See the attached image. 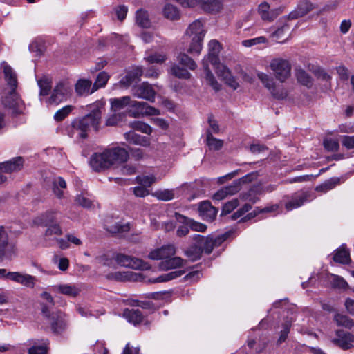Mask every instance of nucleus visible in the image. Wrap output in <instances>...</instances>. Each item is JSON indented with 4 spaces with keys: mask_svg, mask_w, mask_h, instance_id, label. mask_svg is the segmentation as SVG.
Wrapping results in <instances>:
<instances>
[{
    "mask_svg": "<svg viewBox=\"0 0 354 354\" xmlns=\"http://www.w3.org/2000/svg\"><path fill=\"white\" fill-rule=\"evenodd\" d=\"M104 109V104L101 102H96L90 106V113L85 116L74 120L71 123L73 133H77V136L86 138L88 131L91 129L95 131L99 129L102 113Z\"/></svg>",
    "mask_w": 354,
    "mask_h": 354,
    "instance_id": "nucleus-1",
    "label": "nucleus"
},
{
    "mask_svg": "<svg viewBox=\"0 0 354 354\" xmlns=\"http://www.w3.org/2000/svg\"><path fill=\"white\" fill-rule=\"evenodd\" d=\"M111 109L114 111L128 107V113L130 116L139 118L141 115H158L160 111L147 102L132 100L129 96L114 98L111 100Z\"/></svg>",
    "mask_w": 354,
    "mask_h": 354,
    "instance_id": "nucleus-2",
    "label": "nucleus"
},
{
    "mask_svg": "<svg viewBox=\"0 0 354 354\" xmlns=\"http://www.w3.org/2000/svg\"><path fill=\"white\" fill-rule=\"evenodd\" d=\"M208 47L207 56L203 60V66L205 72V80L215 91H219L221 85L209 70L207 63L209 62L213 66H216L220 62L219 53L221 51V45L218 41L213 39L209 42Z\"/></svg>",
    "mask_w": 354,
    "mask_h": 354,
    "instance_id": "nucleus-3",
    "label": "nucleus"
},
{
    "mask_svg": "<svg viewBox=\"0 0 354 354\" xmlns=\"http://www.w3.org/2000/svg\"><path fill=\"white\" fill-rule=\"evenodd\" d=\"M206 34L204 24L200 19L193 21L187 27L185 35L191 39L187 52L192 55H198L203 48V41Z\"/></svg>",
    "mask_w": 354,
    "mask_h": 354,
    "instance_id": "nucleus-4",
    "label": "nucleus"
},
{
    "mask_svg": "<svg viewBox=\"0 0 354 354\" xmlns=\"http://www.w3.org/2000/svg\"><path fill=\"white\" fill-rule=\"evenodd\" d=\"M270 68L281 82H284L290 76L291 65L288 59L274 58L270 63Z\"/></svg>",
    "mask_w": 354,
    "mask_h": 354,
    "instance_id": "nucleus-5",
    "label": "nucleus"
},
{
    "mask_svg": "<svg viewBox=\"0 0 354 354\" xmlns=\"http://www.w3.org/2000/svg\"><path fill=\"white\" fill-rule=\"evenodd\" d=\"M17 247L9 242L8 234L4 227L0 226V261L12 259L17 254Z\"/></svg>",
    "mask_w": 354,
    "mask_h": 354,
    "instance_id": "nucleus-6",
    "label": "nucleus"
},
{
    "mask_svg": "<svg viewBox=\"0 0 354 354\" xmlns=\"http://www.w3.org/2000/svg\"><path fill=\"white\" fill-rule=\"evenodd\" d=\"M115 261L121 266L132 269L147 270L151 268L150 265L142 260L124 254H118L115 257Z\"/></svg>",
    "mask_w": 354,
    "mask_h": 354,
    "instance_id": "nucleus-7",
    "label": "nucleus"
},
{
    "mask_svg": "<svg viewBox=\"0 0 354 354\" xmlns=\"http://www.w3.org/2000/svg\"><path fill=\"white\" fill-rule=\"evenodd\" d=\"M1 102L3 106L11 111V113L13 115H19L23 112L24 104L22 100L15 93V90H12L7 95L3 97Z\"/></svg>",
    "mask_w": 354,
    "mask_h": 354,
    "instance_id": "nucleus-8",
    "label": "nucleus"
},
{
    "mask_svg": "<svg viewBox=\"0 0 354 354\" xmlns=\"http://www.w3.org/2000/svg\"><path fill=\"white\" fill-rule=\"evenodd\" d=\"M225 236H218L215 239L205 237L200 234H195L193 236L194 241H196L201 246L202 253L210 254L215 247L219 246L225 240Z\"/></svg>",
    "mask_w": 354,
    "mask_h": 354,
    "instance_id": "nucleus-9",
    "label": "nucleus"
},
{
    "mask_svg": "<svg viewBox=\"0 0 354 354\" xmlns=\"http://www.w3.org/2000/svg\"><path fill=\"white\" fill-rule=\"evenodd\" d=\"M310 196V193L309 192L301 191L295 193L291 196H285L287 199V201L285 203L286 210L291 211L301 207L305 202L309 201L308 198Z\"/></svg>",
    "mask_w": 354,
    "mask_h": 354,
    "instance_id": "nucleus-10",
    "label": "nucleus"
},
{
    "mask_svg": "<svg viewBox=\"0 0 354 354\" xmlns=\"http://www.w3.org/2000/svg\"><path fill=\"white\" fill-rule=\"evenodd\" d=\"M132 93L138 98L145 99L151 102L155 100L156 91L152 86L147 82L133 86Z\"/></svg>",
    "mask_w": 354,
    "mask_h": 354,
    "instance_id": "nucleus-11",
    "label": "nucleus"
},
{
    "mask_svg": "<svg viewBox=\"0 0 354 354\" xmlns=\"http://www.w3.org/2000/svg\"><path fill=\"white\" fill-rule=\"evenodd\" d=\"M257 12L262 20L270 22L274 21L282 12V10L280 8L271 9L268 2L263 1L259 5Z\"/></svg>",
    "mask_w": 354,
    "mask_h": 354,
    "instance_id": "nucleus-12",
    "label": "nucleus"
},
{
    "mask_svg": "<svg viewBox=\"0 0 354 354\" xmlns=\"http://www.w3.org/2000/svg\"><path fill=\"white\" fill-rule=\"evenodd\" d=\"M90 165L97 171L109 168L111 165L106 151L104 150L102 153L93 154L90 159Z\"/></svg>",
    "mask_w": 354,
    "mask_h": 354,
    "instance_id": "nucleus-13",
    "label": "nucleus"
},
{
    "mask_svg": "<svg viewBox=\"0 0 354 354\" xmlns=\"http://www.w3.org/2000/svg\"><path fill=\"white\" fill-rule=\"evenodd\" d=\"M257 176L258 174L257 172H251L239 178V180L234 181L230 185L224 187L223 188L226 191L227 196L234 195L240 190L241 184L252 182L256 179Z\"/></svg>",
    "mask_w": 354,
    "mask_h": 354,
    "instance_id": "nucleus-14",
    "label": "nucleus"
},
{
    "mask_svg": "<svg viewBox=\"0 0 354 354\" xmlns=\"http://www.w3.org/2000/svg\"><path fill=\"white\" fill-rule=\"evenodd\" d=\"M214 66L215 67L217 75L221 77L231 88L236 89L239 86V83L232 75L231 71L225 66L221 64L219 62Z\"/></svg>",
    "mask_w": 354,
    "mask_h": 354,
    "instance_id": "nucleus-15",
    "label": "nucleus"
},
{
    "mask_svg": "<svg viewBox=\"0 0 354 354\" xmlns=\"http://www.w3.org/2000/svg\"><path fill=\"white\" fill-rule=\"evenodd\" d=\"M9 276L10 281L27 288H33L37 282L35 277L20 272H12Z\"/></svg>",
    "mask_w": 354,
    "mask_h": 354,
    "instance_id": "nucleus-16",
    "label": "nucleus"
},
{
    "mask_svg": "<svg viewBox=\"0 0 354 354\" xmlns=\"http://www.w3.org/2000/svg\"><path fill=\"white\" fill-rule=\"evenodd\" d=\"M313 4L308 0H301L299 1L294 10L288 15L289 19H296L301 17L314 8Z\"/></svg>",
    "mask_w": 354,
    "mask_h": 354,
    "instance_id": "nucleus-17",
    "label": "nucleus"
},
{
    "mask_svg": "<svg viewBox=\"0 0 354 354\" xmlns=\"http://www.w3.org/2000/svg\"><path fill=\"white\" fill-rule=\"evenodd\" d=\"M337 338L333 339L334 344L344 350H348L353 346L354 343V335L342 330L336 331Z\"/></svg>",
    "mask_w": 354,
    "mask_h": 354,
    "instance_id": "nucleus-18",
    "label": "nucleus"
},
{
    "mask_svg": "<svg viewBox=\"0 0 354 354\" xmlns=\"http://www.w3.org/2000/svg\"><path fill=\"white\" fill-rule=\"evenodd\" d=\"M111 165L116 162H124L129 158L128 151L122 147H113L106 149Z\"/></svg>",
    "mask_w": 354,
    "mask_h": 354,
    "instance_id": "nucleus-19",
    "label": "nucleus"
},
{
    "mask_svg": "<svg viewBox=\"0 0 354 354\" xmlns=\"http://www.w3.org/2000/svg\"><path fill=\"white\" fill-rule=\"evenodd\" d=\"M176 253V248L174 245H163L160 248L151 251L149 258L153 260H165L167 257L174 256Z\"/></svg>",
    "mask_w": 354,
    "mask_h": 354,
    "instance_id": "nucleus-20",
    "label": "nucleus"
},
{
    "mask_svg": "<svg viewBox=\"0 0 354 354\" xmlns=\"http://www.w3.org/2000/svg\"><path fill=\"white\" fill-rule=\"evenodd\" d=\"M24 163V160L22 157L13 158L8 161L0 163V171L6 173L19 171L23 168Z\"/></svg>",
    "mask_w": 354,
    "mask_h": 354,
    "instance_id": "nucleus-21",
    "label": "nucleus"
},
{
    "mask_svg": "<svg viewBox=\"0 0 354 354\" xmlns=\"http://www.w3.org/2000/svg\"><path fill=\"white\" fill-rule=\"evenodd\" d=\"M50 290L53 292L64 295L70 297H77L81 290L74 284H58L52 286Z\"/></svg>",
    "mask_w": 354,
    "mask_h": 354,
    "instance_id": "nucleus-22",
    "label": "nucleus"
},
{
    "mask_svg": "<svg viewBox=\"0 0 354 354\" xmlns=\"http://www.w3.org/2000/svg\"><path fill=\"white\" fill-rule=\"evenodd\" d=\"M143 73L144 70L142 67H134L127 73L126 75L120 81V83L122 86L128 87L132 84L139 82Z\"/></svg>",
    "mask_w": 354,
    "mask_h": 354,
    "instance_id": "nucleus-23",
    "label": "nucleus"
},
{
    "mask_svg": "<svg viewBox=\"0 0 354 354\" xmlns=\"http://www.w3.org/2000/svg\"><path fill=\"white\" fill-rule=\"evenodd\" d=\"M68 89L64 82H60L54 88L48 102L50 104H58L66 100Z\"/></svg>",
    "mask_w": 354,
    "mask_h": 354,
    "instance_id": "nucleus-24",
    "label": "nucleus"
},
{
    "mask_svg": "<svg viewBox=\"0 0 354 354\" xmlns=\"http://www.w3.org/2000/svg\"><path fill=\"white\" fill-rule=\"evenodd\" d=\"M200 216L207 221H213L217 214V209L209 201H203L198 207Z\"/></svg>",
    "mask_w": 354,
    "mask_h": 354,
    "instance_id": "nucleus-25",
    "label": "nucleus"
},
{
    "mask_svg": "<svg viewBox=\"0 0 354 354\" xmlns=\"http://www.w3.org/2000/svg\"><path fill=\"white\" fill-rule=\"evenodd\" d=\"M174 217L179 223L188 225L192 230L203 232L207 229V226L205 224L195 221L180 213L176 212Z\"/></svg>",
    "mask_w": 354,
    "mask_h": 354,
    "instance_id": "nucleus-26",
    "label": "nucleus"
},
{
    "mask_svg": "<svg viewBox=\"0 0 354 354\" xmlns=\"http://www.w3.org/2000/svg\"><path fill=\"white\" fill-rule=\"evenodd\" d=\"M124 137L127 142L136 145L147 147L150 146L151 140L149 137L140 136L133 131L126 132Z\"/></svg>",
    "mask_w": 354,
    "mask_h": 354,
    "instance_id": "nucleus-27",
    "label": "nucleus"
},
{
    "mask_svg": "<svg viewBox=\"0 0 354 354\" xmlns=\"http://www.w3.org/2000/svg\"><path fill=\"white\" fill-rule=\"evenodd\" d=\"M50 319L51 329L55 333L62 332L66 327V322L65 315L59 311L55 314H53Z\"/></svg>",
    "mask_w": 354,
    "mask_h": 354,
    "instance_id": "nucleus-28",
    "label": "nucleus"
},
{
    "mask_svg": "<svg viewBox=\"0 0 354 354\" xmlns=\"http://www.w3.org/2000/svg\"><path fill=\"white\" fill-rule=\"evenodd\" d=\"M92 82L88 79H80L75 85V91L78 96H87L95 91H92Z\"/></svg>",
    "mask_w": 354,
    "mask_h": 354,
    "instance_id": "nucleus-29",
    "label": "nucleus"
},
{
    "mask_svg": "<svg viewBox=\"0 0 354 354\" xmlns=\"http://www.w3.org/2000/svg\"><path fill=\"white\" fill-rule=\"evenodd\" d=\"M184 260L178 257H167L159 263V269L161 270H167L170 269H175L180 268L183 266Z\"/></svg>",
    "mask_w": 354,
    "mask_h": 354,
    "instance_id": "nucleus-30",
    "label": "nucleus"
},
{
    "mask_svg": "<svg viewBox=\"0 0 354 354\" xmlns=\"http://www.w3.org/2000/svg\"><path fill=\"white\" fill-rule=\"evenodd\" d=\"M123 317L133 325L140 324L144 319L142 312L139 309H125L123 312Z\"/></svg>",
    "mask_w": 354,
    "mask_h": 354,
    "instance_id": "nucleus-31",
    "label": "nucleus"
},
{
    "mask_svg": "<svg viewBox=\"0 0 354 354\" xmlns=\"http://www.w3.org/2000/svg\"><path fill=\"white\" fill-rule=\"evenodd\" d=\"M35 223L39 225L48 226L57 223L55 212H46L44 214L37 216L35 219Z\"/></svg>",
    "mask_w": 354,
    "mask_h": 354,
    "instance_id": "nucleus-32",
    "label": "nucleus"
},
{
    "mask_svg": "<svg viewBox=\"0 0 354 354\" xmlns=\"http://www.w3.org/2000/svg\"><path fill=\"white\" fill-rule=\"evenodd\" d=\"M202 254V249L196 241L185 250V255L192 261L198 260Z\"/></svg>",
    "mask_w": 354,
    "mask_h": 354,
    "instance_id": "nucleus-33",
    "label": "nucleus"
},
{
    "mask_svg": "<svg viewBox=\"0 0 354 354\" xmlns=\"http://www.w3.org/2000/svg\"><path fill=\"white\" fill-rule=\"evenodd\" d=\"M184 273L185 272L183 270L172 271L167 274H161L156 278L151 279L149 281L153 283L166 282L181 277Z\"/></svg>",
    "mask_w": 354,
    "mask_h": 354,
    "instance_id": "nucleus-34",
    "label": "nucleus"
},
{
    "mask_svg": "<svg viewBox=\"0 0 354 354\" xmlns=\"http://www.w3.org/2000/svg\"><path fill=\"white\" fill-rule=\"evenodd\" d=\"M37 84L39 87V95H48L52 88V80L48 76H44L37 80Z\"/></svg>",
    "mask_w": 354,
    "mask_h": 354,
    "instance_id": "nucleus-35",
    "label": "nucleus"
},
{
    "mask_svg": "<svg viewBox=\"0 0 354 354\" xmlns=\"http://www.w3.org/2000/svg\"><path fill=\"white\" fill-rule=\"evenodd\" d=\"M3 73L8 84L12 88V90H15L17 86V80L16 73L13 69L9 65H5L3 67Z\"/></svg>",
    "mask_w": 354,
    "mask_h": 354,
    "instance_id": "nucleus-36",
    "label": "nucleus"
},
{
    "mask_svg": "<svg viewBox=\"0 0 354 354\" xmlns=\"http://www.w3.org/2000/svg\"><path fill=\"white\" fill-rule=\"evenodd\" d=\"M201 7L207 12H216L221 9L222 3L221 0H204Z\"/></svg>",
    "mask_w": 354,
    "mask_h": 354,
    "instance_id": "nucleus-37",
    "label": "nucleus"
},
{
    "mask_svg": "<svg viewBox=\"0 0 354 354\" xmlns=\"http://www.w3.org/2000/svg\"><path fill=\"white\" fill-rule=\"evenodd\" d=\"M262 194L261 189L259 186H254L248 192L242 195V198L244 201H248L251 203H255L259 201L257 194Z\"/></svg>",
    "mask_w": 354,
    "mask_h": 354,
    "instance_id": "nucleus-38",
    "label": "nucleus"
},
{
    "mask_svg": "<svg viewBox=\"0 0 354 354\" xmlns=\"http://www.w3.org/2000/svg\"><path fill=\"white\" fill-rule=\"evenodd\" d=\"M206 143L210 150L218 151L223 146V140L214 138L209 131H207Z\"/></svg>",
    "mask_w": 354,
    "mask_h": 354,
    "instance_id": "nucleus-39",
    "label": "nucleus"
},
{
    "mask_svg": "<svg viewBox=\"0 0 354 354\" xmlns=\"http://www.w3.org/2000/svg\"><path fill=\"white\" fill-rule=\"evenodd\" d=\"M296 77L297 81L303 86L310 88L313 86V79L310 75L303 69H299L296 71Z\"/></svg>",
    "mask_w": 354,
    "mask_h": 354,
    "instance_id": "nucleus-40",
    "label": "nucleus"
},
{
    "mask_svg": "<svg viewBox=\"0 0 354 354\" xmlns=\"http://www.w3.org/2000/svg\"><path fill=\"white\" fill-rule=\"evenodd\" d=\"M105 228L111 234H117L128 232L130 230V226L129 223L122 224L120 223H115L113 225H109L106 223Z\"/></svg>",
    "mask_w": 354,
    "mask_h": 354,
    "instance_id": "nucleus-41",
    "label": "nucleus"
},
{
    "mask_svg": "<svg viewBox=\"0 0 354 354\" xmlns=\"http://www.w3.org/2000/svg\"><path fill=\"white\" fill-rule=\"evenodd\" d=\"M49 342L48 339H42L41 344L34 342L33 345L28 349V354H47L48 345Z\"/></svg>",
    "mask_w": 354,
    "mask_h": 354,
    "instance_id": "nucleus-42",
    "label": "nucleus"
},
{
    "mask_svg": "<svg viewBox=\"0 0 354 354\" xmlns=\"http://www.w3.org/2000/svg\"><path fill=\"white\" fill-rule=\"evenodd\" d=\"M163 13L165 17L170 20H177L180 18V12L178 8L170 3L165 6Z\"/></svg>",
    "mask_w": 354,
    "mask_h": 354,
    "instance_id": "nucleus-43",
    "label": "nucleus"
},
{
    "mask_svg": "<svg viewBox=\"0 0 354 354\" xmlns=\"http://www.w3.org/2000/svg\"><path fill=\"white\" fill-rule=\"evenodd\" d=\"M179 63L189 70L194 71L196 68V63L185 53H180L177 57Z\"/></svg>",
    "mask_w": 354,
    "mask_h": 354,
    "instance_id": "nucleus-44",
    "label": "nucleus"
},
{
    "mask_svg": "<svg viewBox=\"0 0 354 354\" xmlns=\"http://www.w3.org/2000/svg\"><path fill=\"white\" fill-rule=\"evenodd\" d=\"M333 260L339 263L346 264L350 261V255L347 250L344 248H341L337 250L333 257Z\"/></svg>",
    "mask_w": 354,
    "mask_h": 354,
    "instance_id": "nucleus-45",
    "label": "nucleus"
},
{
    "mask_svg": "<svg viewBox=\"0 0 354 354\" xmlns=\"http://www.w3.org/2000/svg\"><path fill=\"white\" fill-rule=\"evenodd\" d=\"M66 188V183L63 178L58 177L57 178L54 180L53 183V190L57 198H61L63 196L64 193L61 190V189Z\"/></svg>",
    "mask_w": 354,
    "mask_h": 354,
    "instance_id": "nucleus-46",
    "label": "nucleus"
},
{
    "mask_svg": "<svg viewBox=\"0 0 354 354\" xmlns=\"http://www.w3.org/2000/svg\"><path fill=\"white\" fill-rule=\"evenodd\" d=\"M339 178H334L326 180L322 185L316 187L315 190L317 192H326L335 187L339 183Z\"/></svg>",
    "mask_w": 354,
    "mask_h": 354,
    "instance_id": "nucleus-47",
    "label": "nucleus"
},
{
    "mask_svg": "<svg viewBox=\"0 0 354 354\" xmlns=\"http://www.w3.org/2000/svg\"><path fill=\"white\" fill-rule=\"evenodd\" d=\"M334 320L339 326L349 329L354 326V321L346 315L337 314L335 315Z\"/></svg>",
    "mask_w": 354,
    "mask_h": 354,
    "instance_id": "nucleus-48",
    "label": "nucleus"
},
{
    "mask_svg": "<svg viewBox=\"0 0 354 354\" xmlns=\"http://www.w3.org/2000/svg\"><path fill=\"white\" fill-rule=\"evenodd\" d=\"M257 76L259 80H260L263 86L269 91H271L275 86V82L273 77L268 75V74L258 71L257 73Z\"/></svg>",
    "mask_w": 354,
    "mask_h": 354,
    "instance_id": "nucleus-49",
    "label": "nucleus"
},
{
    "mask_svg": "<svg viewBox=\"0 0 354 354\" xmlns=\"http://www.w3.org/2000/svg\"><path fill=\"white\" fill-rule=\"evenodd\" d=\"M109 79V75L105 71L100 72L92 86V91H96L99 88L105 86L108 80Z\"/></svg>",
    "mask_w": 354,
    "mask_h": 354,
    "instance_id": "nucleus-50",
    "label": "nucleus"
},
{
    "mask_svg": "<svg viewBox=\"0 0 354 354\" xmlns=\"http://www.w3.org/2000/svg\"><path fill=\"white\" fill-rule=\"evenodd\" d=\"M136 23L142 28H148L149 26L150 21L147 11L142 9L137 10Z\"/></svg>",
    "mask_w": 354,
    "mask_h": 354,
    "instance_id": "nucleus-51",
    "label": "nucleus"
},
{
    "mask_svg": "<svg viewBox=\"0 0 354 354\" xmlns=\"http://www.w3.org/2000/svg\"><path fill=\"white\" fill-rule=\"evenodd\" d=\"M130 127L134 130L141 131L147 135H150L152 132V128L147 123L141 121H133L130 123Z\"/></svg>",
    "mask_w": 354,
    "mask_h": 354,
    "instance_id": "nucleus-52",
    "label": "nucleus"
},
{
    "mask_svg": "<svg viewBox=\"0 0 354 354\" xmlns=\"http://www.w3.org/2000/svg\"><path fill=\"white\" fill-rule=\"evenodd\" d=\"M171 74L178 78L189 79L191 77V74L187 69L181 68L176 64L171 67Z\"/></svg>",
    "mask_w": 354,
    "mask_h": 354,
    "instance_id": "nucleus-53",
    "label": "nucleus"
},
{
    "mask_svg": "<svg viewBox=\"0 0 354 354\" xmlns=\"http://www.w3.org/2000/svg\"><path fill=\"white\" fill-rule=\"evenodd\" d=\"M73 110V106L68 105L66 106L61 109L58 110L54 115V119L56 121H62L68 115V114L71 112Z\"/></svg>",
    "mask_w": 354,
    "mask_h": 354,
    "instance_id": "nucleus-54",
    "label": "nucleus"
},
{
    "mask_svg": "<svg viewBox=\"0 0 354 354\" xmlns=\"http://www.w3.org/2000/svg\"><path fill=\"white\" fill-rule=\"evenodd\" d=\"M267 41L268 39L266 37L260 36L255 38L243 40L242 41V45L245 47H251L252 46L258 45L260 44H265Z\"/></svg>",
    "mask_w": 354,
    "mask_h": 354,
    "instance_id": "nucleus-55",
    "label": "nucleus"
},
{
    "mask_svg": "<svg viewBox=\"0 0 354 354\" xmlns=\"http://www.w3.org/2000/svg\"><path fill=\"white\" fill-rule=\"evenodd\" d=\"M46 227L47 229L45 232V236L47 238H50L53 235H61L62 234V228L58 223L50 225Z\"/></svg>",
    "mask_w": 354,
    "mask_h": 354,
    "instance_id": "nucleus-56",
    "label": "nucleus"
},
{
    "mask_svg": "<svg viewBox=\"0 0 354 354\" xmlns=\"http://www.w3.org/2000/svg\"><path fill=\"white\" fill-rule=\"evenodd\" d=\"M239 205L238 199H233L224 204L222 208L221 216L226 215L232 212Z\"/></svg>",
    "mask_w": 354,
    "mask_h": 354,
    "instance_id": "nucleus-57",
    "label": "nucleus"
},
{
    "mask_svg": "<svg viewBox=\"0 0 354 354\" xmlns=\"http://www.w3.org/2000/svg\"><path fill=\"white\" fill-rule=\"evenodd\" d=\"M136 179L137 182L145 188L147 187H150L156 180L153 176H138Z\"/></svg>",
    "mask_w": 354,
    "mask_h": 354,
    "instance_id": "nucleus-58",
    "label": "nucleus"
},
{
    "mask_svg": "<svg viewBox=\"0 0 354 354\" xmlns=\"http://www.w3.org/2000/svg\"><path fill=\"white\" fill-rule=\"evenodd\" d=\"M251 209L252 205L249 203H245L231 216L232 219L236 220L243 216L245 213L248 212Z\"/></svg>",
    "mask_w": 354,
    "mask_h": 354,
    "instance_id": "nucleus-59",
    "label": "nucleus"
},
{
    "mask_svg": "<svg viewBox=\"0 0 354 354\" xmlns=\"http://www.w3.org/2000/svg\"><path fill=\"white\" fill-rule=\"evenodd\" d=\"M324 147L330 151H336L339 147V145L337 140L334 139H325L324 140Z\"/></svg>",
    "mask_w": 354,
    "mask_h": 354,
    "instance_id": "nucleus-60",
    "label": "nucleus"
},
{
    "mask_svg": "<svg viewBox=\"0 0 354 354\" xmlns=\"http://www.w3.org/2000/svg\"><path fill=\"white\" fill-rule=\"evenodd\" d=\"M290 27L288 25L285 24L281 28H279L272 33V37H275L277 39H281L283 37L287 35L289 32Z\"/></svg>",
    "mask_w": 354,
    "mask_h": 354,
    "instance_id": "nucleus-61",
    "label": "nucleus"
},
{
    "mask_svg": "<svg viewBox=\"0 0 354 354\" xmlns=\"http://www.w3.org/2000/svg\"><path fill=\"white\" fill-rule=\"evenodd\" d=\"M270 92L274 98L278 100L285 99L288 95L287 91L283 88H277L274 86Z\"/></svg>",
    "mask_w": 354,
    "mask_h": 354,
    "instance_id": "nucleus-62",
    "label": "nucleus"
},
{
    "mask_svg": "<svg viewBox=\"0 0 354 354\" xmlns=\"http://www.w3.org/2000/svg\"><path fill=\"white\" fill-rule=\"evenodd\" d=\"M156 195L158 199L165 201H170V200L173 199L174 197V192L172 191L168 190V189L158 192H156Z\"/></svg>",
    "mask_w": 354,
    "mask_h": 354,
    "instance_id": "nucleus-63",
    "label": "nucleus"
},
{
    "mask_svg": "<svg viewBox=\"0 0 354 354\" xmlns=\"http://www.w3.org/2000/svg\"><path fill=\"white\" fill-rule=\"evenodd\" d=\"M132 157L136 160H140L144 159L147 154L145 153L143 149L140 148H133L130 149Z\"/></svg>",
    "mask_w": 354,
    "mask_h": 354,
    "instance_id": "nucleus-64",
    "label": "nucleus"
}]
</instances>
